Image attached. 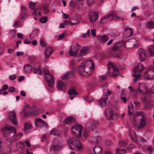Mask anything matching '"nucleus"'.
<instances>
[{
  "instance_id": "nucleus-5",
  "label": "nucleus",
  "mask_w": 154,
  "mask_h": 154,
  "mask_svg": "<svg viewBox=\"0 0 154 154\" xmlns=\"http://www.w3.org/2000/svg\"><path fill=\"white\" fill-rule=\"evenodd\" d=\"M140 61H144L146 59V51L145 49L140 48L138 50Z\"/></svg>"
},
{
  "instance_id": "nucleus-28",
  "label": "nucleus",
  "mask_w": 154,
  "mask_h": 154,
  "mask_svg": "<svg viewBox=\"0 0 154 154\" xmlns=\"http://www.w3.org/2000/svg\"><path fill=\"white\" fill-rule=\"evenodd\" d=\"M101 140V137L100 136H98L95 138H94L92 141H91V143H93L94 144H97Z\"/></svg>"
},
{
  "instance_id": "nucleus-36",
  "label": "nucleus",
  "mask_w": 154,
  "mask_h": 154,
  "mask_svg": "<svg viewBox=\"0 0 154 154\" xmlns=\"http://www.w3.org/2000/svg\"><path fill=\"white\" fill-rule=\"evenodd\" d=\"M73 120V118L71 117H69L66 118L64 122L66 124H69L71 123Z\"/></svg>"
},
{
  "instance_id": "nucleus-31",
  "label": "nucleus",
  "mask_w": 154,
  "mask_h": 154,
  "mask_svg": "<svg viewBox=\"0 0 154 154\" xmlns=\"http://www.w3.org/2000/svg\"><path fill=\"white\" fill-rule=\"evenodd\" d=\"M148 50L151 56H154V47L153 45H150L148 47Z\"/></svg>"
},
{
  "instance_id": "nucleus-50",
  "label": "nucleus",
  "mask_w": 154,
  "mask_h": 154,
  "mask_svg": "<svg viewBox=\"0 0 154 154\" xmlns=\"http://www.w3.org/2000/svg\"><path fill=\"white\" fill-rule=\"evenodd\" d=\"M106 77V74L101 75L99 76V78L100 81H103L105 80Z\"/></svg>"
},
{
  "instance_id": "nucleus-42",
  "label": "nucleus",
  "mask_w": 154,
  "mask_h": 154,
  "mask_svg": "<svg viewBox=\"0 0 154 154\" xmlns=\"http://www.w3.org/2000/svg\"><path fill=\"white\" fill-rule=\"evenodd\" d=\"M131 131V130H129V135L130 136H131V138L132 139V140H133V142H137V136L136 135V134L135 133V132L134 131V135H135V137H132V136H131V134L130 133V132Z\"/></svg>"
},
{
  "instance_id": "nucleus-39",
  "label": "nucleus",
  "mask_w": 154,
  "mask_h": 154,
  "mask_svg": "<svg viewBox=\"0 0 154 154\" xmlns=\"http://www.w3.org/2000/svg\"><path fill=\"white\" fill-rule=\"evenodd\" d=\"M62 148V147L59 146V144L53 145L51 148V149H53L54 150H58Z\"/></svg>"
},
{
  "instance_id": "nucleus-59",
  "label": "nucleus",
  "mask_w": 154,
  "mask_h": 154,
  "mask_svg": "<svg viewBox=\"0 0 154 154\" xmlns=\"http://www.w3.org/2000/svg\"><path fill=\"white\" fill-rule=\"evenodd\" d=\"M91 33L92 35L94 36H96V29H91Z\"/></svg>"
},
{
  "instance_id": "nucleus-8",
  "label": "nucleus",
  "mask_w": 154,
  "mask_h": 154,
  "mask_svg": "<svg viewBox=\"0 0 154 154\" xmlns=\"http://www.w3.org/2000/svg\"><path fill=\"white\" fill-rule=\"evenodd\" d=\"M35 125L37 127L41 128L43 126H47V124L42 119H36L35 120Z\"/></svg>"
},
{
  "instance_id": "nucleus-2",
  "label": "nucleus",
  "mask_w": 154,
  "mask_h": 154,
  "mask_svg": "<svg viewBox=\"0 0 154 154\" xmlns=\"http://www.w3.org/2000/svg\"><path fill=\"white\" fill-rule=\"evenodd\" d=\"M43 71L44 72L45 75L48 74L51 77V79L49 80L48 79V78L46 76H45V78L47 81L48 85L51 87H53L54 85V77L52 74L49 72L48 69L46 68H44L43 69Z\"/></svg>"
},
{
  "instance_id": "nucleus-47",
  "label": "nucleus",
  "mask_w": 154,
  "mask_h": 154,
  "mask_svg": "<svg viewBox=\"0 0 154 154\" xmlns=\"http://www.w3.org/2000/svg\"><path fill=\"white\" fill-rule=\"evenodd\" d=\"M35 3L31 1L29 4V7L31 9L33 10L35 7Z\"/></svg>"
},
{
  "instance_id": "nucleus-63",
  "label": "nucleus",
  "mask_w": 154,
  "mask_h": 154,
  "mask_svg": "<svg viewBox=\"0 0 154 154\" xmlns=\"http://www.w3.org/2000/svg\"><path fill=\"white\" fill-rule=\"evenodd\" d=\"M20 94L23 97H25L26 96L25 92L23 91H20Z\"/></svg>"
},
{
  "instance_id": "nucleus-53",
  "label": "nucleus",
  "mask_w": 154,
  "mask_h": 154,
  "mask_svg": "<svg viewBox=\"0 0 154 154\" xmlns=\"http://www.w3.org/2000/svg\"><path fill=\"white\" fill-rule=\"evenodd\" d=\"M8 88V86L6 84L4 85L2 89L0 90L1 91L6 90Z\"/></svg>"
},
{
  "instance_id": "nucleus-52",
  "label": "nucleus",
  "mask_w": 154,
  "mask_h": 154,
  "mask_svg": "<svg viewBox=\"0 0 154 154\" xmlns=\"http://www.w3.org/2000/svg\"><path fill=\"white\" fill-rule=\"evenodd\" d=\"M95 148L96 149H100V151L98 152H100L102 150V148L99 146H95L93 149V151L94 154H96V153L95 152Z\"/></svg>"
},
{
  "instance_id": "nucleus-62",
  "label": "nucleus",
  "mask_w": 154,
  "mask_h": 154,
  "mask_svg": "<svg viewBox=\"0 0 154 154\" xmlns=\"http://www.w3.org/2000/svg\"><path fill=\"white\" fill-rule=\"evenodd\" d=\"M22 113L24 114V116H29L30 115V113L29 112H25L22 111Z\"/></svg>"
},
{
  "instance_id": "nucleus-21",
  "label": "nucleus",
  "mask_w": 154,
  "mask_h": 154,
  "mask_svg": "<svg viewBox=\"0 0 154 154\" xmlns=\"http://www.w3.org/2000/svg\"><path fill=\"white\" fill-rule=\"evenodd\" d=\"M89 50V47H85L82 48L80 51L79 54L81 56H82L85 54Z\"/></svg>"
},
{
  "instance_id": "nucleus-11",
  "label": "nucleus",
  "mask_w": 154,
  "mask_h": 154,
  "mask_svg": "<svg viewBox=\"0 0 154 154\" xmlns=\"http://www.w3.org/2000/svg\"><path fill=\"white\" fill-rule=\"evenodd\" d=\"M66 85L64 84L62 81H58L57 84V88L58 89L64 91L66 88Z\"/></svg>"
},
{
  "instance_id": "nucleus-64",
  "label": "nucleus",
  "mask_w": 154,
  "mask_h": 154,
  "mask_svg": "<svg viewBox=\"0 0 154 154\" xmlns=\"http://www.w3.org/2000/svg\"><path fill=\"white\" fill-rule=\"evenodd\" d=\"M69 4L71 6H75V3L73 0H72L70 2Z\"/></svg>"
},
{
  "instance_id": "nucleus-16",
  "label": "nucleus",
  "mask_w": 154,
  "mask_h": 154,
  "mask_svg": "<svg viewBox=\"0 0 154 154\" xmlns=\"http://www.w3.org/2000/svg\"><path fill=\"white\" fill-rule=\"evenodd\" d=\"M52 52L53 50L52 47H49L46 48L45 51V54L46 57L47 58H48Z\"/></svg>"
},
{
  "instance_id": "nucleus-29",
  "label": "nucleus",
  "mask_w": 154,
  "mask_h": 154,
  "mask_svg": "<svg viewBox=\"0 0 154 154\" xmlns=\"http://www.w3.org/2000/svg\"><path fill=\"white\" fill-rule=\"evenodd\" d=\"M108 112L109 113V114L110 115V117L109 118V120H112L114 119L113 118L114 116H115L117 117V115L116 114H113L112 112V110L111 109L109 108L108 109Z\"/></svg>"
},
{
  "instance_id": "nucleus-24",
  "label": "nucleus",
  "mask_w": 154,
  "mask_h": 154,
  "mask_svg": "<svg viewBox=\"0 0 154 154\" xmlns=\"http://www.w3.org/2000/svg\"><path fill=\"white\" fill-rule=\"evenodd\" d=\"M32 128V125H31L26 123L25 124L24 128L23 129V131L25 134H27L28 133V130L31 129Z\"/></svg>"
},
{
  "instance_id": "nucleus-13",
  "label": "nucleus",
  "mask_w": 154,
  "mask_h": 154,
  "mask_svg": "<svg viewBox=\"0 0 154 154\" xmlns=\"http://www.w3.org/2000/svg\"><path fill=\"white\" fill-rule=\"evenodd\" d=\"M97 38L99 41L102 43H105L108 39V37L106 35L97 36Z\"/></svg>"
},
{
  "instance_id": "nucleus-54",
  "label": "nucleus",
  "mask_w": 154,
  "mask_h": 154,
  "mask_svg": "<svg viewBox=\"0 0 154 154\" xmlns=\"http://www.w3.org/2000/svg\"><path fill=\"white\" fill-rule=\"evenodd\" d=\"M148 150L150 151L149 154H154V148L152 149L151 147H149Z\"/></svg>"
},
{
  "instance_id": "nucleus-23",
  "label": "nucleus",
  "mask_w": 154,
  "mask_h": 154,
  "mask_svg": "<svg viewBox=\"0 0 154 154\" xmlns=\"http://www.w3.org/2000/svg\"><path fill=\"white\" fill-rule=\"evenodd\" d=\"M72 74L69 71L65 74L62 77V79L63 80H65L69 79L72 76Z\"/></svg>"
},
{
  "instance_id": "nucleus-49",
  "label": "nucleus",
  "mask_w": 154,
  "mask_h": 154,
  "mask_svg": "<svg viewBox=\"0 0 154 154\" xmlns=\"http://www.w3.org/2000/svg\"><path fill=\"white\" fill-rule=\"evenodd\" d=\"M16 89L13 86L10 87L8 89V91L9 92H13L15 91Z\"/></svg>"
},
{
  "instance_id": "nucleus-25",
  "label": "nucleus",
  "mask_w": 154,
  "mask_h": 154,
  "mask_svg": "<svg viewBox=\"0 0 154 154\" xmlns=\"http://www.w3.org/2000/svg\"><path fill=\"white\" fill-rule=\"evenodd\" d=\"M111 66L113 69L112 76H116L119 74L118 69L117 67L113 64H112Z\"/></svg>"
},
{
  "instance_id": "nucleus-27",
  "label": "nucleus",
  "mask_w": 154,
  "mask_h": 154,
  "mask_svg": "<svg viewBox=\"0 0 154 154\" xmlns=\"http://www.w3.org/2000/svg\"><path fill=\"white\" fill-rule=\"evenodd\" d=\"M112 16V18L110 20V21L114 19V15L112 14H109L107 15H105L104 17H103L102 19H101V23H103L102 21L108 18L110 16Z\"/></svg>"
},
{
  "instance_id": "nucleus-58",
  "label": "nucleus",
  "mask_w": 154,
  "mask_h": 154,
  "mask_svg": "<svg viewBox=\"0 0 154 154\" xmlns=\"http://www.w3.org/2000/svg\"><path fill=\"white\" fill-rule=\"evenodd\" d=\"M149 92L151 93H154V85H153L149 89Z\"/></svg>"
},
{
  "instance_id": "nucleus-18",
  "label": "nucleus",
  "mask_w": 154,
  "mask_h": 154,
  "mask_svg": "<svg viewBox=\"0 0 154 154\" xmlns=\"http://www.w3.org/2000/svg\"><path fill=\"white\" fill-rule=\"evenodd\" d=\"M33 69L34 70L33 71L34 73L40 75L42 74L43 72L39 66L38 68H36L35 66H34Z\"/></svg>"
},
{
  "instance_id": "nucleus-1",
  "label": "nucleus",
  "mask_w": 154,
  "mask_h": 154,
  "mask_svg": "<svg viewBox=\"0 0 154 154\" xmlns=\"http://www.w3.org/2000/svg\"><path fill=\"white\" fill-rule=\"evenodd\" d=\"M1 132L5 136L10 134L9 131L14 134V136H16V130L15 128L8 125H6L3 127L1 130Z\"/></svg>"
},
{
  "instance_id": "nucleus-10",
  "label": "nucleus",
  "mask_w": 154,
  "mask_h": 154,
  "mask_svg": "<svg viewBox=\"0 0 154 154\" xmlns=\"http://www.w3.org/2000/svg\"><path fill=\"white\" fill-rule=\"evenodd\" d=\"M78 48L73 45H71L69 50V54L71 56H75L78 52Z\"/></svg>"
},
{
  "instance_id": "nucleus-56",
  "label": "nucleus",
  "mask_w": 154,
  "mask_h": 154,
  "mask_svg": "<svg viewBox=\"0 0 154 154\" xmlns=\"http://www.w3.org/2000/svg\"><path fill=\"white\" fill-rule=\"evenodd\" d=\"M43 10L44 11V13L46 14L48 13L49 12V10L46 7L44 6L43 7Z\"/></svg>"
},
{
  "instance_id": "nucleus-34",
  "label": "nucleus",
  "mask_w": 154,
  "mask_h": 154,
  "mask_svg": "<svg viewBox=\"0 0 154 154\" xmlns=\"http://www.w3.org/2000/svg\"><path fill=\"white\" fill-rule=\"evenodd\" d=\"M68 94L71 95H76L78 94V93L76 92L75 90L73 89H70L68 91Z\"/></svg>"
},
{
  "instance_id": "nucleus-61",
  "label": "nucleus",
  "mask_w": 154,
  "mask_h": 154,
  "mask_svg": "<svg viewBox=\"0 0 154 154\" xmlns=\"http://www.w3.org/2000/svg\"><path fill=\"white\" fill-rule=\"evenodd\" d=\"M141 116L142 118L140 119H142V120H146V116L144 114L143 112V113L141 115Z\"/></svg>"
},
{
  "instance_id": "nucleus-44",
  "label": "nucleus",
  "mask_w": 154,
  "mask_h": 154,
  "mask_svg": "<svg viewBox=\"0 0 154 154\" xmlns=\"http://www.w3.org/2000/svg\"><path fill=\"white\" fill-rule=\"evenodd\" d=\"M48 18L47 17H42L39 19V20L42 23H45L47 20Z\"/></svg>"
},
{
  "instance_id": "nucleus-6",
  "label": "nucleus",
  "mask_w": 154,
  "mask_h": 154,
  "mask_svg": "<svg viewBox=\"0 0 154 154\" xmlns=\"http://www.w3.org/2000/svg\"><path fill=\"white\" fill-rule=\"evenodd\" d=\"M8 115L10 120L12 123L15 125L17 124V121L16 117V115L14 111H11L8 113Z\"/></svg>"
},
{
  "instance_id": "nucleus-19",
  "label": "nucleus",
  "mask_w": 154,
  "mask_h": 154,
  "mask_svg": "<svg viewBox=\"0 0 154 154\" xmlns=\"http://www.w3.org/2000/svg\"><path fill=\"white\" fill-rule=\"evenodd\" d=\"M106 98L101 97L98 100V102L101 107H104L106 105Z\"/></svg>"
},
{
  "instance_id": "nucleus-4",
  "label": "nucleus",
  "mask_w": 154,
  "mask_h": 154,
  "mask_svg": "<svg viewBox=\"0 0 154 154\" xmlns=\"http://www.w3.org/2000/svg\"><path fill=\"white\" fill-rule=\"evenodd\" d=\"M74 129L76 131L79 132V134L76 136L78 138H79L81 137V133L82 130V127L81 125L76 124L73 125L71 128V129L73 134L75 133V131H73V129Z\"/></svg>"
},
{
  "instance_id": "nucleus-22",
  "label": "nucleus",
  "mask_w": 154,
  "mask_h": 154,
  "mask_svg": "<svg viewBox=\"0 0 154 154\" xmlns=\"http://www.w3.org/2000/svg\"><path fill=\"white\" fill-rule=\"evenodd\" d=\"M146 28L151 29L154 28V22L152 21H147L146 23Z\"/></svg>"
},
{
  "instance_id": "nucleus-33",
  "label": "nucleus",
  "mask_w": 154,
  "mask_h": 154,
  "mask_svg": "<svg viewBox=\"0 0 154 154\" xmlns=\"http://www.w3.org/2000/svg\"><path fill=\"white\" fill-rule=\"evenodd\" d=\"M128 142L127 140H123L120 141L119 143L120 146L125 147L127 145Z\"/></svg>"
},
{
  "instance_id": "nucleus-17",
  "label": "nucleus",
  "mask_w": 154,
  "mask_h": 154,
  "mask_svg": "<svg viewBox=\"0 0 154 154\" xmlns=\"http://www.w3.org/2000/svg\"><path fill=\"white\" fill-rule=\"evenodd\" d=\"M76 147L79 150H81L83 149V146L81 141L79 140H76L75 145Z\"/></svg>"
},
{
  "instance_id": "nucleus-40",
  "label": "nucleus",
  "mask_w": 154,
  "mask_h": 154,
  "mask_svg": "<svg viewBox=\"0 0 154 154\" xmlns=\"http://www.w3.org/2000/svg\"><path fill=\"white\" fill-rule=\"evenodd\" d=\"M116 151L117 152V154H123L126 153V151L124 149H121L119 148H117Z\"/></svg>"
},
{
  "instance_id": "nucleus-7",
  "label": "nucleus",
  "mask_w": 154,
  "mask_h": 154,
  "mask_svg": "<svg viewBox=\"0 0 154 154\" xmlns=\"http://www.w3.org/2000/svg\"><path fill=\"white\" fill-rule=\"evenodd\" d=\"M154 73L152 69H148L145 72L144 76L147 79H152L154 77Z\"/></svg>"
},
{
  "instance_id": "nucleus-60",
  "label": "nucleus",
  "mask_w": 154,
  "mask_h": 154,
  "mask_svg": "<svg viewBox=\"0 0 154 154\" xmlns=\"http://www.w3.org/2000/svg\"><path fill=\"white\" fill-rule=\"evenodd\" d=\"M65 36L66 35L64 33H62L59 35L58 39L59 38L62 39L64 38L65 37Z\"/></svg>"
},
{
  "instance_id": "nucleus-14",
  "label": "nucleus",
  "mask_w": 154,
  "mask_h": 154,
  "mask_svg": "<svg viewBox=\"0 0 154 154\" xmlns=\"http://www.w3.org/2000/svg\"><path fill=\"white\" fill-rule=\"evenodd\" d=\"M143 64L141 63H139L134 68L133 72L134 73L139 72L143 70Z\"/></svg>"
},
{
  "instance_id": "nucleus-45",
  "label": "nucleus",
  "mask_w": 154,
  "mask_h": 154,
  "mask_svg": "<svg viewBox=\"0 0 154 154\" xmlns=\"http://www.w3.org/2000/svg\"><path fill=\"white\" fill-rule=\"evenodd\" d=\"M136 147V146L134 145L131 144L127 147V149L128 150H130L134 149Z\"/></svg>"
},
{
  "instance_id": "nucleus-57",
  "label": "nucleus",
  "mask_w": 154,
  "mask_h": 154,
  "mask_svg": "<svg viewBox=\"0 0 154 154\" xmlns=\"http://www.w3.org/2000/svg\"><path fill=\"white\" fill-rule=\"evenodd\" d=\"M17 77L16 75L15 74L10 75L9 76V78L11 80L15 79Z\"/></svg>"
},
{
  "instance_id": "nucleus-26",
  "label": "nucleus",
  "mask_w": 154,
  "mask_h": 154,
  "mask_svg": "<svg viewBox=\"0 0 154 154\" xmlns=\"http://www.w3.org/2000/svg\"><path fill=\"white\" fill-rule=\"evenodd\" d=\"M50 134L54 136H60V133L59 131L55 128H53L50 132Z\"/></svg>"
},
{
  "instance_id": "nucleus-20",
  "label": "nucleus",
  "mask_w": 154,
  "mask_h": 154,
  "mask_svg": "<svg viewBox=\"0 0 154 154\" xmlns=\"http://www.w3.org/2000/svg\"><path fill=\"white\" fill-rule=\"evenodd\" d=\"M23 69L25 72L27 73L31 72L33 69L32 67L30 66L29 64L25 65Z\"/></svg>"
},
{
  "instance_id": "nucleus-12",
  "label": "nucleus",
  "mask_w": 154,
  "mask_h": 154,
  "mask_svg": "<svg viewBox=\"0 0 154 154\" xmlns=\"http://www.w3.org/2000/svg\"><path fill=\"white\" fill-rule=\"evenodd\" d=\"M77 140H76L72 137H71L68 139L67 142V144L69 146L70 149L71 150H73V149L71 145H75Z\"/></svg>"
},
{
  "instance_id": "nucleus-15",
  "label": "nucleus",
  "mask_w": 154,
  "mask_h": 154,
  "mask_svg": "<svg viewBox=\"0 0 154 154\" xmlns=\"http://www.w3.org/2000/svg\"><path fill=\"white\" fill-rule=\"evenodd\" d=\"M124 34L127 37L131 36L132 34V31L131 28L127 27L124 30Z\"/></svg>"
},
{
  "instance_id": "nucleus-37",
  "label": "nucleus",
  "mask_w": 154,
  "mask_h": 154,
  "mask_svg": "<svg viewBox=\"0 0 154 154\" xmlns=\"http://www.w3.org/2000/svg\"><path fill=\"white\" fill-rule=\"evenodd\" d=\"M69 21L70 24L72 25L77 24L79 23V21L77 20H74L73 18H70Z\"/></svg>"
},
{
  "instance_id": "nucleus-46",
  "label": "nucleus",
  "mask_w": 154,
  "mask_h": 154,
  "mask_svg": "<svg viewBox=\"0 0 154 154\" xmlns=\"http://www.w3.org/2000/svg\"><path fill=\"white\" fill-rule=\"evenodd\" d=\"M140 99L141 100V101L142 103H143L144 104L146 103V102L147 101V94H146V96L144 97H143V98L140 97Z\"/></svg>"
},
{
  "instance_id": "nucleus-48",
  "label": "nucleus",
  "mask_w": 154,
  "mask_h": 154,
  "mask_svg": "<svg viewBox=\"0 0 154 154\" xmlns=\"http://www.w3.org/2000/svg\"><path fill=\"white\" fill-rule=\"evenodd\" d=\"M40 43L41 46L42 47H45L47 45V44L44 42V40L42 38H41L40 39Z\"/></svg>"
},
{
  "instance_id": "nucleus-3",
  "label": "nucleus",
  "mask_w": 154,
  "mask_h": 154,
  "mask_svg": "<svg viewBox=\"0 0 154 154\" xmlns=\"http://www.w3.org/2000/svg\"><path fill=\"white\" fill-rule=\"evenodd\" d=\"M85 63L82 62L78 67L77 71L79 74L84 76H87V72L85 71Z\"/></svg>"
},
{
  "instance_id": "nucleus-43",
  "label": "nucleus",
  "mask_w": 154,
  "mask_h": 154,
  "mask_svg": "<svg viewBox=\"0 0 154 154\" xmlns=\"http://www.w3.org/2000/svg\"><path fill=\"white\" fill-rule=\"evenodd\" d=\"M86 63L88 64L92 65L90 67V68H91V69H93V68H94V66H95L94 65V62H93V61L92 60H89L87 61Z\"/></svg>"
},
{
  "instance_id": "nucleus-32",
  "label": "nucleus",
  "mask_w": 154,
  "mask_h": 154,
  "mask_svg": "<svg viewBox=\"0 0 154 154\" xmlns=\"http://www.w3.org/2000/svg\"><path fill=\"white\" fill-rule=\"evenodd\" d=\"M106 90H107V94L105 95V97L106 98V99H107L108 98V95H110L111 94V92L108 89V88L107 87H106L104 88L103 89V94H105L106 92Z\"/></svg>"
},
{
  "instance_id": "nucleus-30",
  "label": "nucleus",
  "mask_w": 154,
  "mask_h": 154,
  "mask_svg": "<svg viewBox=\"0 0 154 154\" xmlns=\"http://www.w3.org/2000/svg\"><path fill=\"white\" fill-rule=\"evenodd\" d=\"M146 124V120H142L140 119V125L138 126V128H140L143 127Z\"/></svg>"
},
{
  "instance_id": "nucleus-35",
  "label": "nucleus",
  "mask_w": 154,
  "mask_h": 154,
  "mask_svg": "<svg viewBox=\"0 0 154 154\" xmlns=\"http://www.w3.org/2000/svg\"><path fill=\"white\" fill-rule=\"evenodd\" d=\"M132 43V46L128 47L129 48H133L135 47L136 46H137V40L135 38H133L132 39L131 41Z\"/></svg>"
},
{
  "instance_id": "nucleus-51",
  "label": "nucleus",
  "mask_w": 154,
  "mask_h": 154,
  "mask_svg": "<svg viewBox=\"0 0 154 154\" xmlns=\"http://www.w3.org/2000/svg\"><path fill=\"white\" fill-rule=\"evenodd\" d=\"M36 35V32L35 31H33L31 34L30 35L29 37L31 38H33Z\"/></svg>"
},
{
  "instance_id": "nucleus-55",
  "label": "nucleus",
  "mask_w": 154,
  "mask_h": 154,
  "mask_svg": "<svg viewBox=\"0 0 154 154\" xmlns=\"http://www.w3.org/2000/svg\"><path fill=\"white\" fill-rule=\"evenodd\" d=\"M118 49L119 48L118 47L116 46V44H115L112 48V50L113 51H115L118 50Z\"/></svg>"
},
{
  "instance_id": "nucleus-38",
  "label": "nucleus",
  "mask_w": 154,
  "mask_h": 154,
  "mask_svg": "<svg viewBox=\"0 0 154 154\" xmlns=\"http://www.w3.org/2000/svg\"><path fill=\"white\" fill-rule=\"evenodd\" d=\"M131 106H128V113L129 116H131L132 114L133 109L132 103H131Z\"/></svg>"
},
{
  "instance_id": "nucleus-41",
  "label": "nucleus",
  "mask_w": 154,
  "mask_h": 154,
  "mask_svg": "<svg viewBox=\"0 0 154 154\" xmlns=\"http://www.w3.org/2000/svg\"><path fill=\"white\" fill-rule=\"evenodd\" d=\"M132 76L133 77L135 78L134 79H133V81L135 82H136L138 79L140 78V74H132Z\"/></svg>"
},
{
  "instance_id": "nucleus-9",
  "label": "nucleus",
  "mask_w": 154,
  "mask_h": 154,
  "mask_svg": "<svg viewBox=\"0 0 154 154\" xmlns=\"http://www.w3.org/2000/svg\"><path fill=\"white\" fill-rule=\"evenodd\" d=\"M98 15L97 13L96 12H91L90 14V20L91 22H95L98 18Z\"/></svg>"
}]
</instances>
